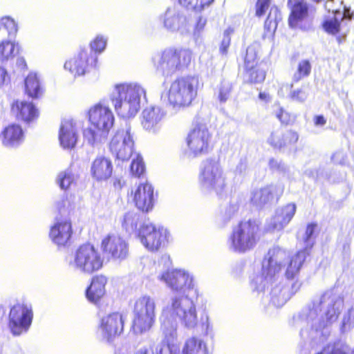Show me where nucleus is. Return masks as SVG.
Returning a JSON list of instances; mask_svg holds the SVG:
<instances>
[{
    "mask_svg": "<svg viewBox=\"0 0 354 354\" xmlns=\"http://www.w3.org/2000/svg\"><path fill=\"white\" fill-rule=\"evenodd\" d=\"M97 57L91 50L82 49L73 58L66 61L64 68L74 77L82 76L90 72L96 66Z\"/></svg>",
    "mask_w": 354,
    "mask_h": 354,
    "instance_id": "f3484780",
    "label": "nucleus"
},
{
    "mask_svg": "<svg viewBox=\"0 0 354 354\" xmlns=\"http://www.w3.org/2000/svg\"><path fill=\"white\" fill-rule=\"evenodd\" d=\"M135 354H178V353L163 342L150 341L147 344L138 348Z\"/></svg>",
    "mask_w": 354,
    "mask_h": 354,
    "instance_id": "e433bc0d",
    "label": "nucleus"
},
{
    "mask_svg": "<svg viewBox=\"0 0 354 354\" xmlns=\"http://www.w3.org/2000/svg\"><path fill=\"white\" fill-rule=\"evenodd\" d=\"M317 228V224L310 223L307 225L305 234L303 237L305 247L303 250L298 251L292 255L290 259L287 270L285 272V276L288 280H293L299 274L303 263L309 255V251L315 243V231Z\"/></svg>",
    "mask_w": 354,
    "mask_h": 354,
    "instance_id": "2eb2a0df",
    "label": "nucleus"
},
{
    "mask_svg": "<svg viewBox=\"0 0 354 354\" xmlns=\"http://www.w3.org/2000/svg\"><path fill=\"white\" fill-rule=\"evenodd\" d=\"M198 179L203 189L214 192L219 197L227 194V177L219 160L216 158H207L201 162Z\"/></svg>",
    "mask_w": 354,
    "mask_h": 354,
    "instance_id": "0eeeda50",
    "label": "nucleus"
},
{
    "mask_svg": "<svg viewBox=\"0 0 354 354\" xmlns=\"http://www.w3.org/2000/svg\"><path fill=\"white\" fill-rule=\"evenodd\" d=\"M101 248L104 255L115 261L124 260L129 255L128 243L117 235L105 237L102 241Z\"/></svg>",
    "mask_w": 354,
    "mask_h": 354,
    "instance_id": "aec40b11",
    "label": "nucleus"
},
{
    "mask_svg": "<svg viewBox=\"0 0 354 354\" xmlns=\"http://www.w3.org/2000/svg\"><path fill=\"white\" fill-rule=\"evenodd\" d=\"M165 28L171 32L188 33L190 30V19L186 13L176 7L168 8L161 17Z\"/></svg>",
    "mask_w": 354,
    "mask_h": 354,
    "instance_id": "a211bd4d",
    "label": "nucleus"
},
{
    "mask_svg": "<svg viewBox=\"0 0 354 354\" xmlns=\"http://www.w3.org/2000/svg\"><path fill=\"white\" fill-rule=\"evenodd\" d=\"M7 303L8 305L0 304V310L6 308H10V310H32V306L30 304L26 303L24 299H12L7 301Z\"/></svg>",
    "mask_w": 354,
    "mask_h": 354,
    "instance_id": "603ef678",
    "label": "nucleus"
},
{
    "mask_svg": "<svg viewBox=\"0 0 354 354\" xmlns=\"http://www.w3.org/2000/svg\"><path fill=\"white\" fill-rule=\"evenodd\" d=\"M214 0H178V3L187 10L201 12L209 6Z\"/></svg>",
    "mask_w": 354,
    "mask_h": 354,
    "instance_id": "79ce46f5",
    "label": "nucleus"
},
{
    "mask_svg": "<svg viewBox=\"0 0 354 354\" xmlns=\"http://www.w3.org/2000/svg\"><path fill=\"white\" fill-rule=\"evenodd\" d=\"M12 111L19 120L27 123L38 116L37 110L31 102L16 101L12 105Z\"/></svg>",
    "mask_w": 354,
    "mask_h": 354,
    "instance_id": "72a5a7b5",
    "label": "nucleus"
},
{
    "mask_svg": "<svg viewBox=\"0 0 354 354\" xmlns=\"http://www.w3.org/2000/svg\"><path fill=\"white\" fill-rule=\"evenodd\" d=\"M106 46V39L103 36L98 35L91 42L90 48H86V50H91L93 53H95L97 56V53H102L105 49Z\"/></svg>",
    "mask_w": 354,
    "mask_h": 354,
    "instance_id": "6e6d98bb",
    "label": "nucleus"
},
{
    "mask_svg": "<svg viewBox=\"0 0 354 354\" xmlns=\"http://www.w3.org/2000/svg\"><path fill=\"white\" fill-rule=\"evenodd\" d=\"M311 71V64L307 59L301 60L299 62L297 71L292 77L294 82H298L302 78L308 77Z\"/></svg>",
    "mask_w": 354,
    "mask_h": 354,
    "instance_id": "a18cd8bd",
    "label": "nucleus"
},
{
    "mask_svg": "<svg viewBox=\"0 0 354 354\" xmlns=\"http://www.w3.org/2000/svg\"><path fill=\"white\" fill-rule=\"evenodd\" d=\"M163 264L165 271L160 270L157 278L165 282L173 291L181 294L171 299V310H195V306L189 296L195 295L193 277L184 270H169L171 266L170 257L167 254L162 256L159 261V267Z\"/></svg>",
    "mask_w": 354,
    "mask_h": 354,
    "instance_id": "f03ea898",
    "label": "nucleus"
},
{
    "mask_svg": "<svg viewBox=\"0 0 354 354\" xmlns=\"http://www.w3.org/2000/svg\"><path fill=\"white\" fill-rule=\"evenodd\" d=\"M18 53L16 45L10 41L3 40L0 43V61L12 59Z\"/></svg>",
    "mask_w": 354,
    "mask_h": 354,
    "instance_id": "a19ab883",
    "label": "nucleus"
},
{
    "mask_svg": "<svg viewBox=\"0 0 354 354\" xmlns=\"http://www.w3.org/2000/svg\"><path fill=\"white\" fill-rule=\"evenodd\" d=\"M176 319L179 318L182 324L187 328H194L198 323L206 324L208 328V316L204 311H201L200 316L196 311H176Z\"/></svg>",
    "mask_w": 354,
    "mask_h": 354,
    "instance_id": "2f4dec72",
    "label": "nucleus"
},
{
    "mask_svg": "<svg viewBox=\"0 0 354 354\" xmlns=\"http://www.w3.org/2000/svg\"><path fill=\"white\" fill-rule=\"evenodd\" d=\"M165 115V111L159 106L147 107L142 113V126L145 130L154 133L157 131L158 124Z\"/></svg>",
    "mask_w": 354,
    "mask_h": 354,
    "instance_id": "cd10ccee",
    "label": "nucleus"
},
{
    "mask_svg": "<svg viewBox=\"0 0 354 354\" xmlns=\"http://www.w3.org/2000/svg\"><path fill=\"white\" fill-rule=\"evenodd\" d=\"M160 321L162 323V329L167 341L166 344L170 346L178 337L176 311H162ZM165 344V342H164Z\"/></svg>",
    "mask_w": 354,
    "mask_h": 354,
    "instance_id": "c756f323",
    "label": "nucleus"
},
{
    "mask_svg": "<svg viewBox=\"0 0 354 354\" xmlns=\"http://www.w3.org/2000/svg\"><path fill=\"white\" fill-rule=\"evenodd\" d=\"M292 257H289L288 252L279 247L270 249L262 261L261 271L251 279L252 292L264 293L266 289L271 287L270 304L274 308H281L300 288L297 281L291 282L290 284L277 283L282 266H288Z\"/></svg>",
    "mask_w": 354,
    "mask_h": 354,
    "instance_id": "f257e3e1",
    "label": "nucleus"
},
{
    "mask_svg": "<svg viewBox=\"0 0 354 354\" xmlns=\"http://www.w3.org/2000/svg\"><path fill=\"white\" fill-rule=\"evenodd\" d=\"M207 21V18L203 15H198L196 17L194 28V37H199L201 36L205 29Z\"/></svg>",
    "mask_w": 354,
    "mask_h": 354,
    "instance_id": "052dcab7",
    "label": "nucleus"
},
{
    "mask_svg": "<svg viewBox=\"0 0 354 354\" xmlns=\"http://www.w3.org/2000/svg\"><path fill=\"white\" fill-rule=\"evenodd\" d=\"M232 84L228 80H223L217 87V98L221 103H225L230 98L232 91Z\"/></svg>",
    "mask_w": 354,
    "mask_h": 354,
    "instance_id": "c03bdc74",
    "label": "nucleus"
},
{
    "mask_svg": "<svg viewBox=\"0 0 354 354\" xmlns=\"http://www.w3.org/2000/svg\"><path fill=\"white\" fill-rule=\"evenodd\" d=\"M270 0H257L256 4V15L258 17H261L266 12V10L270 6Z\"/></svg>",
    "mask_w": 354,
    "mask_h": 354,
    "instance_id": "69168bd1",
    "label": "nucleus"
},
{
    "mask_svg": "<svg viewBox=\"0 0 354 354\" xmlns=\"http://www.w3.org/2000/svg\"><path fill=\"white\" fill-rule=\"evenodd\" d=\"M284 187L281 184H270L255 189L251 192L250 201L257 207L261 208L277 201L283 194Z\"/></svg>",
    "mask_w": 354,
    "mask_h": 354,
    "instance_id": "6ab92c4d",
    "label": "nucleus"
},
{
    "mask_svg": "<svg viewBox=\"0 0 354 354\" xmlns=\"http://www.w3.org/2000/svg\"><path fill=\"white\" fill-rule=\"evenodd\" d=\"M296 205L289 203L276 209L275 214L268 224L269 230H282L292 220L296 212Z\"/></svg>",
    "mask_w": 354,
    "mask_h": 354,
    "instance_id": "b1692460",
    "label": "nucleus"
},
{
    "mask_svg": "<svg viewBox=\"0 0 354 354\" xmlns=\"http://www.w3.org/2000/svg\"><path fill=\"white\" fill-rule=\"evenodd\" d=\"M110 100L118 115L124 118L134 117L147 101L146 90L139 83L116 84Z\"/></svg>",
    "mask_w": 354,
    "mask_h": 354,
    "instance_id": "7ed1b4c3",
    "label": "nucleus"
},
{
    "mask_svg": "<svg viewBox=\"0 0 354 354\" xmlns=\"http://www.w3.org/2000/svg\"><path fill=\"white\" fill-rule=\"evenodd\" d=\"M232 171L236 176H245L248 171V162L245 156L241 157Z\"/></svg>",
    "mask_w": 354,
    "mask_h": 354,
    "instance_id": "864d4df0",
    "label": "nucleus"
},
{
    "mask_svg": "<svg viewBox=\"0 0 354 354\" xmlns=\"http://www.w3.org/2000/svg\"><path fill=\"white\" fill-rule=\"evenodd\" d=\"M281 19L279 11L277 8H272L265 21V27L270 30L276 29L278 20Z\"/></svg>",
    "mask_w": 354,
    "mask_h": 354,
    "instance_id": "5fc2aeb1",
    "label": "nucleus"
},
{
    "mask_svg": "<svg viewBox=\"0 0 354 354\" xmlns=\"http://www.w3.org/2000/svg\"><path fill=\"white\" fill-rule=\"evenodd\" d=\"M337 317L336 311H299L293 315L292 325L310 324L308 339L312 347H315L328 339L330 326Z\"/></svg>",
    "mask_w": 354,
    "mask_h": 354,
    "instance_id": "20e7f679",
    "label": "nucleus"
},
{
    "mask_svg": "<svg viewBox=\"0 0 354 354\" xmlns=\"http://www.w3.org/2000/svg\"><path fill=\"white\" fill-rule=\"evenodd\" d=\"M155 302L153 298L144 295L134 302V310H155Z\"/></svg>",
    "mask_w": 354,
    "mask_h": 354,
    "instance_id": "8fccbe9b",
    "label": "nucleus"
},
{
    "mask_svg": "<svg viewBox=\"0 0 354 354\" xmlns=\"http://www.w3.org/2000/svg\"><path fill=\"white\" fill-rule=\"evenodd\" d=\"M257 63V45L252 44L248 47L245 57V69H252Z\"/></svg>",
    "mask_w": 354,
    "mask_h": 354,
    "instance_id": "09e8293b",
    "label": "nucleus"
},
{
    "mask_svg": "<svg viewBox=\"0 0 354 354\" xmlns=\"http://www.w3.org/2000/svg\"><path fill=\"white\" fill-rule=\"evenodd\" d=\"M210 138V133L206 125L198 124L187 137L186 142L188 149L185 151V156L191 159L207 153Z\"/></svg>",
    "mask_w": 354,
    "mask_h": 354,
    "instance_id": "dca6fc26",
    "label": "nucleus"
},
{
    "mask_svg": "<svg viewBox=\"0 0 354 354\" xmlns=\"http://www.w3.org/2000/svg\"><path fill=\"white\" fill-rule=\"evenodd\" d=\"M99 317L96 337L102 343L112 344L115 339L123 332L122 315L117 311H101Z\"/></svg>",
    "mask_w": 354,
    "mask_h": 354,
    "instance_id": "f8f14e48",
    "label": "nucleus"
},
{
    "mask_svg": "<svg viewBox=\"0 0 354 354\" xmlns=\"http://www.w3.org/2000/svg\"><path fill=\"white\" fill-rule=\"evenodd\" d=\"M133 201L141 211L148 212L154 205V192L152 185L148 183L140 184L134 192Z\"/></svg>",
    "mask_w": 354,
    "mask_h": 354,
    "instance_id": "393cba45",
    "label": "nucleus"
},
{
    "mask_svg": "<svg viewBox=\"0 0 354 354\" xmlns=\"http://www.w3.org/2000/svg\"><path fill=\"white\" fill-rule=\"evenodd\" d=\"M259 227L255 221L249 220L241 222L230 237V247L236 252L243 253L256 245Z\"/></svg>",
    "mask_w": 354,
    "mask_h": 354,
    "instance_id": "9b49d317",
    "label": "nucleus"
},
{
    "mask_svg": "<svg viewBox=\"0 0 354 354\" xmlns=\"http://www.w3.org/2000/svg\"><path fill=\"white\" fill-rule=\"evenodd\" d=\"M130 170L132 174L136 176H140L144 172V162L142 158L139 154H136V157L133 158L130 166Z\"/></svg>",
    "mask_w": 354,
    "mask_h": 354,
    "instance_id": "4d7b16f0",
    "label": "nucleus"
},
{
    "mask_svg": "<svg viewBox=\"0 0 354 354\" xmlns=\"http://www.w3.org/2000/svg\"><path fill=\"white\" fill-rule=\"evenodd\" d=\"M77 138L78 136L74 122L72 120H62L59 133L61 146L64 149H72L75 146Z\"/></svg>",
    "mask_w": 354,
    "mask_h": 354,
    "instance_id": "c85d7f7f",
    "label": "nucleus"
},
{
    "mask_svg": "<svg viewBox=\"0 0 354 354\" xmlns=\"http://www.w3.org/2000/svg\"><path fill=\"white\" fill-rule=\"evenodd\" d=\"M103 261L100 253L91 244L80 246L68 260V266L71 269L87 274L102 268Z\"/></svg>",
    "mask_w": 354,
    "mask_h": 354,
    "instance_id": "9d476101",
    "label": "nucleus"
},
{
    "mask_svg": "<svg viewBox=\"0 0 354 354\" xmlns=\"http://www.w3.org/2000/svg\"><path fill=\"white\" fill-rule=\"evenodd\" d=\"M1 24L7 30L10 36H15L18 30L17 24L10 17L5 16L1 19Z\"/></svg>",
    "mask_w": 354,
    "mask_h": 354,
    "instance_id": "13d9d810",
    "label": "nucleus"
},
{
    "mask_svg": "<svg viewBox=\"0 0 354 354\" xmlns=\"http://www.w3.org/2000/svg\"><path fill=\"white\" fill-rule=\"evenodd\" d=\"M344 308V298L335 289L314 297L308 304V310H340Z\"/></svg>",
    "mask_w": 354,
    "mask_h": 354,
    "instance_id": "412c9836",
    "label": "nucleus"
},
{
    "mask_svg": "<svg viewBox=\"0 0 354 354\" xmlns=\"http://www.w3.org/2000/svg\"><path fill=\"white\" fill-rule=\"evenodd\" d=\"M59 212L52 225L49 236L51 241L57 246H66L70 241L72 234V225L68 214L74 208V204L68 198H63L57 203Z\"/></svg>",
    "mask_w": 354,
    "mask_h": 354,
    "instance_id": "1a4fd4ad",
    "label": "nucleus"
},
{
    "mask_svg": "<svg viewBox=\"0 0 354 354\" xmlns=\"http://www.w3.org/2000/svg\"><path fill=\"white\" fill-rule=\"evenodd\" d=\"M25 90L31 97H39L42 93L40 82L35 73H30L25 79Z\"/></svg>",
    "mask_w": 354,
    "mask_h": 354,
    "instance_id": "58836bf2",
    "label": "nucleus"
},
{
    "mask_svg": "<svg viewBox=\"0 0 354 354\" xmlns=\"http://www.w3.org/2000/svg\"><path fill=\"white\" fill-rule=\"evenodd\" d=\"M154 311H133L131 331L136 335L148 331L153 322Z\"/></svg>",
    "mask_w": 354,
    "mask_h": 354,
    "instance_id": "7c9ffc66",
    "label": "nucleus"
},
{
    "mask_svg": "<svg viewBox=\"0 0 354 354\" xmlns=\"http://www.w3.org/2000/svg\"><path fill=\"white\" fill-rule=\"evenodd\" d=\"M239 203L236 200H231L229 204L221 212V216L225 223L228 222L237 212Z\"/></svg>",
    "mask_w": 354,
    "mask_h": 354,
    "instance_id": "3c124183",
    "label": "nucleus"
},
{
    "mask_svg": "<svg viewBox=\"0 0 354 354\" xmlns=\"http://www.w3.org/2000/svg\"><path fill=\"white\" fill-rule=\"evenodd\" d=\"M113 172V165L110 158L97 156L92 162L91 174L97 181L106 180Z\"/></svg>",
    "mask_w": 354,
    "mask_h": 354,
    "instance_id": "bb28decb",
    "label": "nucleus"
},
{
    "mask_svg": "<svg viewBox=\"0 0 354 354\" xmlns=\"http://www.w3.org/2000/svg\"><path fill=\"white\" fill-rule=\"evenodd\" d=\"M33 315L32 311H10L8 327L12 334L19 336L29 329Z\"/></svg>",
    "mask_w": 354,
    "mask_h": 354,
    "instance_id": "4be33fe9",
    "label": "nucleus"
},
{
    "mask_svg": "<svg viewBox=\"0 0 354 354\" xmlns=\"http://www.w3.org/2000/svg\"><path fill=\"white\" fill-rule=\"evenodd\" d=\"M245 80L250 83H261L266 77V72L255 67L252 69H245Z\"/></svg>",
    "mask_w": 354,
    "mask_h": 354,
    "instance_id": "de8ad7c7",
    "label": "nucleus"
},
{
    "mask_svg": "<svg viewBox=\"0 0 354 354\" xmlns=\"http://www.w3.org/2000/svg\"><path fill=\"white\" fill-rule=\"evenodd\" d=\"M2 143L6 147L14 148L24 141V131L18 124H10L2 132Z\"/></svg>",
    "mask_w": 354,
    "mask_h": 354,
    "instance_id": "473e14b6",
    "label": "nucleus"
},
{
    "mask_svg": "<svg viewBox=\"0 0 354 354\" xmlns=\"http://www.w3.org/2000/svg\"><path fill=\"white\" fill-rule=\"evenodd\" d=\"M275 115L282 124H288L294 120L293 116L281 107L279 108Z\"/></svg>",
    "mask_w": 354,
    "mask_h": 354,
    "instance_id": "e2e57ef3",
    "label": "nucleus"
},
{
    "mask_svg": "<svg viewBox=\"0 0 354 354\" xmlns=\"http://www.w3.org/2000/svg\"><path fill=\"white\" fill-rule=\"evenodd\" d=\"M133 133L128 122L118 129L109 142V150L118 160H128L134 151Z\"/></svg>",
    "mask_w": 354,
    "mask_h": 354,
    "instance_id": "ddd939ff",
    "label": "nucleus"
},
{
    "mask_svg": "<svg viewBox=\"0 0 354 354\" xmlns=\"http://www.w3.org/2000/svg\"><path fill=\"white\" fill-rule=\"evenodd\" d=\"M88 116L95 129L92 127L85 129L84 138L91 145L104 142L115 120L112 111L108 106L99 103L90 109Z\"/></svg>",
    "mask_w": 354,
    "mask_h": 354,
    "instance_id": "39448f33",
    "label": "nucleus"
},
{
    "mask_svg": "<svg viewBox=\"0 0 354 354\" xmlns=\"http://www.w3.org/2000/svg\"><path fill=\"white\" fill-rule=\"evenodd\" d=\"M354 316V311H344L342 323V330H345L354 324V320L351 317Z\"/></svg>",
    "mask_w": 354,
    "mask_h": 354,
    "instance_id": "0e129e2a",
    "label": "nucleus"
},
{
    "mask_svg": "<svg viewBox=\"0 0 354 354\" xmlns=\"http://www.w3.org/2000/svg\"><path fill=\"white\" fill-rule=\"evenodd\" d=\"M106 283L105 277L100 275L93 277L90 286L86 291L87 299L91 302L96 303L104 295Z\"/></svg>",
    "mask_w": 354,
    "mask_h": 354,
    "instance_id": "c9c22d12",
    "label": "nucleus"
},
{
    "mask_svg": "<svg viewBox=\"0 0 354 354\" xmlns=\"http://www.w3.org/2000/svg\"><path fill=\"white\" fill-rule=\"evenodd\" d=\"M10 82V77L8 75L6 70L0 67V87L8 84Z\"/></svg>",
    "mask_w": 354,
    "mask_h": 354,
    "instance_id": "338daca9",
    "label": "nucleus"
},
{
    "mask_svg": "<svg viewBox=\"0 0 354 354\" xmlns=\"http://www.w3.org/2000/svg\"><path fill=\"white\" fill-rule=\"evenodd\" d=\"M290 13L288 17V25L292 28L306 30L309 26H306L310 14L312 12V6L307 2L295 5L288 8Z\"/></svg>",
    "mask_w": 354,
    "mask_h": 354,
    "instance_id": "5701e85b",
    "label": "nucleus"
},
{
    "mask_svg": "<svg viewBox=\"0 0 354 354\" xmlns=\"http://www.w3.org/2000/svg\"><path fill=\"white\" fill-rule=\"evenodd\" d=\"M199 85L196 76L188 75L174 80L168 92V102L174 108L189 106L197 96Z\"/></svg>",
    "mask_w": 354,
    "mask_h": 354,
    "instance_id": "6e6552de",
    "label": "nucleus"
},
{
    "mask_svg": "<svg viewBox=\"0 0 354 354\" xmlns=\"http://www.w3.org/2000/svg\"><path fill=\"white\" fill-rule=\"evenodd\" d=\"M269 167L272 171L281 174H286L288 170V167L284 162L281 160H277L274 158L270 160Z\"/></svg>",
    "mask_w": 354,
    "mask_h": 354,
    "instance_id": "680f3d73",
    "label": "nucleus"
},
{
    "mask_svg": "<svg viewBox=\"0 0 354 354\" xmlns=\"http://www.w3.org/2000/svg\"><path fill=\"white\" fill-rule=\"evenodd\" d=\"M181 354H212V352L205 341L193 336L187 338L183 343Z\"/></svg>",
    "mask_w": 354,
    "mask_h": 354,
    "instance_id": "f704fd0d",
    "label": "nucleus"
},
{
    "mask_svg": "<svg viewBox=\"0 0 354 354\" xmlns=\"http://www.w3.org/2000/svg\"><path fill=\"white\" fill-rule=\"evenodd\" d=\"M308 96L306 88L301 86L300 88H293V84H290V91L288 95L290 100L298 103L304 102Z\"/></svg>",
    "mask_w": 354,
    "mask_h": 354,
    "instance_id": "49530a36",
    "label": "nucleus"
},
{
    "mask_svg": "<svg viewBox=\"0 0 354 354\" xmlns=\"http://www.w3.org/2000/svg\"><path fill=\"white\" fill-rule=\"evenodd\" d=\"M192 53L187 48H168L156 54L152 61L156 71L165 77L184 71L190 64Z\"/></svg>",
    "mask_w": 354,
    "mask_h": 354,
    "instance_id": "423d86ee",
    "label": "nucleus"
},
{
    "mask_svg": "<svg viewBox=\"0 0 354 354\" xmlns=\"http://www.w3.org/2000/svg\"><path fill=\"white\" fill-rule=\"evenodd\" d=\"M169 233L162 226H156L150 222L140 225L138 231V237L141 243L149 251H157L167 241Z\"/></svg>",
    "mask_w": 354,
    "mask_h": 354,
    "instance_id": "4468645a",
    "label": "nucleus"
},
{
    "mask_svg": "<svg viewBox=\"0 0 354 354\" xmlns=\"http://www.w3.org/2000/svg\"><path fill=\"white\" fill-rule=\"evenodd\" d=\"M140 215L135 212H129L124 215L122 222V227L128 232L131 234L138 231V225L140 221Z\"/></svg>",
    "mask_w": 354,
    "mask_h": 354,
    "instance_id": "ea45409f",
    "label": "nucleus"
},
{
    "mask_svg": "<svg viewBox=\"0 0 354 354\" xmlns=\"http://www.w3.org/2000/svg\"><path fill=\"white\" fill-rule=\"evenodd\" d=\"M234 32V29L231 27H228L223 32V38L222 39L219 51L222 55H226L227 49L231 42V35Z\"/></svg>",
    "mask_w": 354,
    "mask_h": 354,
    "instance_id": "bf43d9fd",
    "label": "nucleus"
},
{
    "mask_svg": "<svg viewBox=\"0 0 354 354\" xmlns=\"http://www.w3.org/2000/svg\"><path fill=\"white\" fill-rule=\"evenodd\" d=\"M299 139L297 132L288 130L284 131L279 128L272 131L267 142L274 149H282L295 145Z\"/></svg>",
    "mask_w": 354,
    "mask_h": 354,
    "instance_id": "a878e982",
    "label": "nucleus"
},
{
    "mask_svg": "<svg viewBox=\"0 0 354 354\" xmlns=\"http://www.w3.org/2000/svg\"><path fill=\"white\" fill-rule=\"evenodd\" d=\"M75 175L70 169H68L58 174L56 182L62 189L66 190L75 182Z\"/></svg>",
    "mask_w": 354,
    "mask_h": 354,
    "instance_id": "37998d69",
    "label": "nucleus"
},
{
    "mask_svg": "<svg viewBox=\"0 0 354 354\" xmlns=\"http://www.w3.org/2000/svg\"><path fill=\"white\" fill-rule=\"evenodd\" d=\"M343 18L349 20L354 18V12H351L350 10L345 9L344 13L342 15L339 12L333 19L324 21L323 26L326 32L328 33L335 35L339 31L340 21Z\"/></svg>",
    "mask_w": 354,
    "mask_h": 354,
    "instance_id": "4c0bfd02",
    "label": "nucleus"
},
{
    "mask_svg": "<svg viewBox=\"0 0 354 354\" xmlns=\"http://www.w3.org/2000/svg\"><path fill=\"white\" fill-rule=\"evenodd\" d=\"M114 354H131L130 347L122 346L115 349Z\"/></svg>",
    "mask_w": 354,
    "mask_h": 354,
    "instance_id": "774afa93",
    "label": "nucleus"
}]
</instances>
